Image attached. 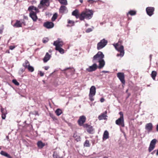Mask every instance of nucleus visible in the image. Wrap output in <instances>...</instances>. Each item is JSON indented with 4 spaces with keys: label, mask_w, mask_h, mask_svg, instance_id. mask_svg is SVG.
Listing matches in <instances>:
<instances>
[{
    "label": "nucleus",
    "mask_w": 158,
    "mask_h": 158,
    "mask_svg": "<svg viewBox=\"0 0 158 158\" xmlns=\"http://www.w3.org/2000/svg\"><path fill=\"white\" fill-rule=\"evenodd\" d=\"M93 12L92 10L86 9L82 11L80 14L79 10L77 9L73 11L72 15L75 16L76 19L79 18L81 21L84 20L85 19L88 20L90 19L93 17Z\"/></svg>",
    "instance_id": "f257e3e1"
},
{
    "label": "nucleus",
    "mask_w": 158,
    "mask_h": 158,
    "mask_svg": "<svg viewBox=\"0 0 158 158\" xmlns=\"http://www.w3.org/2000/svg\"><path fill=\"white\" fill-rule=\"evenodd\" d=\"M104 55L103 53L99 51L94 55L92 58V61L94 63H99L98 68L101 69L103 68L105 65V62L103 58Z\"/></svg>",
    "instance_id": "f03ea898"
},
{
    "label": "nucleus",
    "mask_w": 158,
    "mask_h": 158,
    "mask_svg": "<svg viewBox=\"0 0 158 158\" xmlns=\"http://www.w3.org/2000/svg\"><path fill=\"white\" fill-rule=\"evenodd\" d=\"M115 49L118 51L120 52L119 54H117V56H120L122 57L123 56L124 54V47L123 46L120 45L119 43H118L116 44H113Z\"/></svg>",
    "instance_id": "7ed1b4c3"
},
{
    "label": "nucleus",
    "mask_w": 158,
    "mask_h": 158,
    "mask_svg": "<svg viewBox=\"0 0 158 158\" xmlns=\"http://www.w3.org/2000/svg\"><path fill=\"white\" fill-rule=\"evenodd\" d=\"M120 117L115 121V123L118 125L123 127L125 126L123 115L122 112H119Z\"/></svg>",
    "instance_id": "20e7f679"
},
{
    "label": "nucleus",
    "mask_w": 158,
    "mask_h": 158,
    "mask_svg": "<svg viewBox=\"0 0 158 158\" xmlns=\"http://www.w3.org/2000/svg\"><path fill=\"white\" fill-rule=\"evenodd\" d=\"M96 88L94 86H92L90 89L89 93V99L91 101H93L94 100V97L95 96L96 93Z\"/></svg>",
    "instance_id": "39448f33"
},
{
    "label": "nucleus",
    "mask_w": 158,
    "mask_h": 158,
    "mask_svg": "<svg viewBox=\"0 0 158 158\" xmlns=\"http://www.w3.org/2000/svg\"><path fill=\"white\" fill-rule=\"evenodd\" d=\"M108 41L105 39L101 40L97 44V49L100 50L104 48L107 44Z\"/></svg>",
    "instance_id": "423d86ee"
},
{
    "label": "nucleus",
    "mask_w": 158,
    "mask_h": 158,
    "mask_svg": "<svg viewBox=\"0 0 158 158\" xmlns=\"http://www.w3.org/2000/svg\"><path fill=\"white\" fill-rule=\"evenodd\" d=\"M64 43L62 40L60 38L54 42L53 45L56 47V48L61 47L64 45Z\"/></svg>",
    "instance_id": "0eeeda50"
},
{
    "label": "nucleus",
    "mask_w": 158,
    "mask_h": 158,
    "mask_svg": "<svg viewBox=\"0 0 158 158\" xmlns=\"http://www.w3.org/2000/svg\"><path fill=\"white\" fill-rule=\"evenodd\" d=\"M64 73L68 75L73 74L75 70L73 68H67L64 69L62 70Z\"/></svg>",
    "instance_id": "6e6552de"
},
{
    "label": "nucleus",
    "mask_w": 158,
    "mask_h": 158,
    "mask_svg": "<svg viewBox=\"0 0 158 158\" xmlns=\"http://www.w3.org/2000/svg\"><path fill=\"white\" fill-rule=\"evenodd\" d=\"M156 141V139H154L151 141L148 149L149 152H151L154 149Z\"/></svg>",
    "instance_id": "1a4fd4ad"
},
{
    "label": "nucleus",
    "mask_w": 158,
    "mask_h": 158,
    "mask_svg": "<svg viewBox=\"0 0 158 158\" xmlns=\"http://www.w3.org/2000/svg\"><path fill=\"white\" fill-rule=\"evenodd\" d=\"M98 68L97 64L94 63L92 66H89V68L86 69V70L89 72H92L95 71Z\"/></svg>",
    "instance_id": "9d476101"
},
{
    "label": "nucleus",
    "mask_w": 158,
    "mask_h": 158,
    "mask_svg": "<svg viewBox=\"0 0 158 158\" xmlns=\"http://www.w3.org/2000/svg\"><path fill=\"white\" fill-rule=\"evenodd\" d=\"M154 8L152 7H148L146 8V11L147 14L149 16H151L153 14Z\"/></svg>",
    "instance_id": "9b49d317"
},
{
    "label": "nucleus",
    "mask_w": 158,
    "mask_h": 158,
    "mask_svg": "<svg viewBox=\"0 0 158 158\" xmlns=\"http://www.w3.org/2000/svg\"><path fill=\"white\" fill-rule=\"evenodd\" d=\"M117 76L121 82L123 84H124L125 83V81L124 80V73H118L117 74Z\"/></svg>",
    "instance_id": "f8f14e48"
},
{
    "label": "nucleus",
    "mask_w": 158,
    "mask_h": 158,
    "mask_svg": "<svg viewBox=\"0 0 158 158\" xmlns=\"http://www.w3.org/2000/svg\"><path fill=\"white\" fill-rule=\"evenodd\" d=\"M86 119V117L84 115L80 116L77 121L79 125L80 126H82L85 122Z\"/></svg>",
    "instance_id": "ddd939ff"
},
{
    "label": "nucleus",
    "mask_w": 158,
    "mask_h": 158,
    "mask_svg": "<svg viewBox=\"0 0 158 158\" xmlns=\"http://www.w3.org/2000/svg\"><path fill=\"white\" fill-rule=\"evenodd\" d=\"M153 128V126L152 123H149L146 124L145 126V129L148 131V133L151 132Z\"/></svg>",
    "instance_id": "4468645a"
},
{
    "label": "nucleus",
    "mask_w": 158,
    "mask_h": 158,
    "mask_svg": "<svg viewBox=\"0 0 158 158\" xmlns=\"http://www.w3.org/2000/svg\"><path fill=\"white\" fill-rule=\"evenodd\" d=\"M44 26L48 29L53 28L54 26V23L52 22H47L44 24Z\"/></svg>",
    "instance_id": "2eb2a0df"
},
{
    "label": "nucleus",
    "mask_w": 158,
    "mask_h": 158,
    "mask_svg": "<svg viewBox=\"0 0 158 158\" xmlns=\"http://www.w3.org/2000/svg\"><path fill=\"white\" fill-rule=\"evenodd\" d=\"M37 13L35 12L34 11H31L30 12L29 14L30 17L34 21H36L37 17L36 15V14Z\"/></svg>",
    "instance_id": "dca6fc26"
},
{
    "label": "nucleus",
    "mask_w": 158,
    "mask_h": 158,
    "mask_svg": "<svg viewBox=\"0 0 158 158\" xmlns=\"http://www.w3.org/2000/svg\"><path fill=\"white\" fill-rule=\"evenodd\" d=\"M84 127L87 128V131L90 134L93 133L94 129L92 126L86 124H85Z\"/></svg>",
    "instance_id": "f3484780"
},
{
    "label": "nucleus",
    "mask_w": 158,
    "mask_h": 158,
    "mask_svg": "<svg viewBox=\"0 0 158 158\" xmlns=\"http://www.w3.org/2000/svg\"><path fill=\"white\" fill-rule=\"evenodd\" d=\"M1 111L2 113V119H5L6 117V114H7L6 109L2 107L1 109Z\"/></svg>",
    "instance_id": "a211bd4d"
},
{
    "label": "nucleus",
    "mask_w": 158,
    "mask_h": 158,
    "mask_svg": "<svg viewBox=\"0 0 158 158\" xmlns=\"http://www.w3.org/2000/svg\"><path fill=\"white\" fill-rule=\"evenodd\" d=\"M28 10L30 11V12L31 11H34L33 10L35 11V12L38 13L39 12L38 9L36 7L33 6H29L28 8Z\"/></svg>",
    "instance_id": "6ab92c4d"
},
{
    "label": "nucleus",
    "mask_w": 158,
    "mask_h": 158,
    "mask_svg": "<svg viewBox=\"0 0 158 158\" xmlns=\"http://www.w3.org/2000/svg\"><path fill=\"white\" fill-rule=\"evenodd\" d=\"M106 114V111L104 113H102L98 117V119L100 120L106 119L107 118L106 117H107Z\"/></svg>",
    "instance_id": "aec40b11"
},
{
    "label": "nucleus",
    "mask_w": 158,
    "mask_h": 158,
    "mask_svg": "<svg viewBox=\"0 0 158 158\" xmlns=\"http://www.w3.org/2000/svg\"><path fill=\"white\" fill-rule=\"evenodd\" d=\"M68 11L66 7L64 6H60L59 9L60 13L63 14L67 13Z\"/></svg>",
    "instance_id": "412c9836"
},
{
    "label": "nucleus",
    "mask_w": 158,
    "mask_h": 158,
    "mask_svg": "<svg viewBox=\"0 0 158 158\" xmlns=\"http://www.w3.org/2000/svg\"><path fill=\"white\" fill-rule=\"evenodd\" d=\"M51 56L49 55L48 52L46 53V54L43 59V61L44 63L47 62L50 58Z\"/></svg>",
    "instance_id": "4be33fe9"
},
{
    "label": "nucleus",
    "mask_w": 158,
    "mask_h": 158,
    "mask_svg": "<svg viewBox=\"0 0 158 158\" xmlns=\"http://www.w3.org/2000/svg\"><path fill=\"white\" fill-rule=\"evenodd\" d=\"M22 23L20 21L17 20L15 23L13 25V27H22Z\"/></svg>",
    "instance_id": "5701e85b"
},
{
    "label": "nucleus",
    "mask_w": 158,
    "mask_h": 158,
    "mask_svg": "<svg viewBox=\"0 0 158 158\" xmlns=\"http://www.w3.org/2000/svg\"><path fill=\"white\" fill-rule=\"evenodd\" d=\"M49 0H42L40 2V4L42 5H45L47 6L49 5Z\"/></svg>",
    "instance_id": "b1692460"
},
{
    "label": "nucleus",
    "mask_w": 158,
    "mask_h": 158,
    "mask_svg": "<svg viewBox=\"0 0 158 158\" xmlns=\"http://www.w3.org/2000/svg\"><path fill=\"white\" fill-rule=\"evenodd\" d=\"M37 144L38 147L40 149L42 148L45 145V143L41 141H38Z\"/></svg>",
    "instance_id": "393cba45"
},
{
    "label": "nucleus",
    "mask_w": 158,
    "mask_h": 158,
    "mask_svg": "<svg viewBox=\"0 0 158 158\" xmlns=\"http://www.w3.org/2000/svg\"><path fill=\"white\" fill-rule=\"evenodd\" d=\"M109 133L106 130L104 133L103 136V139H107L109 138Z\"/></svg>",
    "instance_id": "a878e982"
},
{
    "label": "nucleus",
    "mask_w": 158,
    "mask_h": 158,
    "mask_svg": "<svg viewBox=\"0 0 158 158\" xmlns=\"http://www.w3.org/2000/svg\"><path fill=\"white\" fill-rule=\"evenodd\" d=\"M0 153L1 155L6 157L8 158H12V157L9 154L3 151H2Z\"/></svg>",
    "instance_id": "bb28decb"
},
{
    "label": "nucleus",
    "mask_w": 158,
    "mask_h": 158,
    "mask_svg": "<svg viewBox=\"0 0 158 158\" xmlns=\"http://www.w3.org/2000/svg\"><path fill=\"white\" fill-rule=\"evenodd\" d=\"M30 65V63L29 61L27 60H25L24 63H23V66L24 67L25 69H27Z\"/></svg>",
    "instance_id": "cd10ccee"
},
{
    "label": "nucleus",
    "mask_w": 158,
    "mask_h": 158,
    "mask_svg": "<svg viewBox=\"0 0 158 158\" xmlns=\"http://www.w3.org/2000/svg\"><path fill=\"white\" fill-rule=\"evenodd\" d=\"M156 75L157 73L156 71H153L152 72L151 75L152 78L153 80H155V77L156 76Z\"/></svg>",
    "instance_id": "c85d7f7f"
},
{
    "label": "nucleus",
    "mask_w": 158,
    "mask_h": 158,
    "mask_svg": "<svg viewBox=\"0 0 158 158\" xmlns=\"http://www.w3.org/2000/svg\"><path fill=\"white\" fill-rule=\"evenodd\" d=\"M55 49L56 50L58 51L61 54H63L64 53V50L61 47L55 48Z\"/></svg>",
    "instance_id": "c756f323"
},
{
    "label": "nucleus",
    "mask_w": 158,
    "mask_h": 158,
    "mask_svg": "<svg viewBox=\"0 0 158 158\" xmlns=\"http://www.w3.org/2000/svg\"><path fill=\"white\" fill-rule=\"evenodd\" d=\"M136 12L135 10H130L127 13V15H128L129 14L131 15H136Z\"/></svg>",
    "instance_id": "7c9ffc66"
},
{
    "label": "nucleus",
    "mask_w": 158,
    "mask_h": 158,
    "mask_svg": "<svg viewBox=\"0 0 158 158\" xmlns=\"http://www.w3.org/2000/svg\"><path fill=\"white\" fill-rule=\"evenodd\" d=\"M62 113V110L60 109H57L55 111V113L57 116L60 115Z\"/></svg>",
    "instance_id": "2f4dec72"
},
{
    "label": "nucleus",
    "mask_w": 158,
    "mask_h": 158,
    "mask_svg": "<svg viewBox=\"0 0 158 158\" xmlns=\"http://www.w3.org/2000/svg\"><path fill=\"white\" fill-rule=\"evenodd\" d=\"M27 69L28 71L30 72H32L34 71V68L32 66H30V65L27 68Z\"/></svg>",
    "instance_id": "473e14b6"
},
{
    "label": "nucleus",
    "mask_w": 158,
    "mask_h": 158,
    "mask_svg": "<svg viewBox=\"0 0 158 158\" xmlns=\"http://www.w3.org/2000/svg\"><path fill=\"white\" fill-rule=\"evenodd\" d=\"M59 2L61 4L64 5H67V0H58Z\"/></svg>",
    "instance_id": "72a5a7b5"
},
{
    "label": "nucleus",
    "mask_w": 158,
    "mask_h": 158,
    "mask_svg": "<svg viewBox=\"0 0 158 158\" xmlns=\"http://www.w3.org/2000/svg\"><path fill=\"white\" fill-rule=\"evenodd\" d=\"M57 17V14L56 13H55L52 18V21H54L56 19Z\"/></svg>",
    "instance_id": "f704fd0d"
},
{
    "label": "nucleus",
    "mask_w": 158,
    "mask_h": 158,
    "mask_svg": "<svg viewBox=\"0 0 158 158\" xmlns=\"http://www.w3.org/2000/svg\"><path fill=\"white\" fill-rule=\"evenodd\" d=\"M84 146L86 147H89L90 146L89 140H86L85 142Z\"/></svg>",
    "instance_id": "c9c22d12"
},
{
    "label": "nucleus",
    "mask_w": 158,
    "mask_h": 158,
    "mask_svg": "<svg viewBox=\"0 0 158 158\" xmlns=\"http://www.w3.org/2000/svg\"><path fill=\"white\" fill-rule=\"evenodd\" d=\"M12 82L16 85H19V83L15 79H14L12 80Z\"/></svg>",
    "instance_id": "e433bc0d"
},
{
    "label": "nucleus",
    "mask_w": 158,
    "mask_h": 158,
    "mask_svg": "<svg viewBox=\"0 0 158 158\" xmlns=\"http://www.w3.org/2000/svg\"><path fill=\"white\" fill-rule=\"evenodd\" d=\"M94 29V27H92V29L91 28H88L85 31L86 33H89L92 31L93 29Z\"/></svg>",
    "instance_id": "4c0bfd02"
},
{
    "label": "nucleus",
    "mask_w": 158,
    "mask_h": 158,
    "mask_svg": "<svg viewBox=\"0 0 158 158\" xmlns=\"http://www.w3.org/2000/svg\"><path fill=\"white\" fill-rule=\"evenodd\" d=\"M48 38H44L43 40V42L44 43H46L48 41Z\"/></svg>",
    "instance_id": "58836bf2"
},
{
    "label": "nucleus",
    "mask_w": 158,
    "mask_h": 158,
    "mask_svg": "<svg viewBox=\"0 0 158 158\" xmlns=\"http://www.w3.org/2000/svg\"><path fill=\"white\" fill-rule=\"evenodd\" d=\"M53 156L54 158H60L59 156L55 152H54L53 153Z\"/></svg>",
    "instance_id": "ea45409f"
},
{
    "label": "nucleus",
    "mask_w": 158,
    "mask_h": 158,
    "mask_svg": "<svg viewBox=\"0 0 158 158\" xmlns=\"http://www.w3.org/2000/svg\"><path fill=\"white\" fill-rule=\"evenodd\" d=\"M68 23L69 24H72V26H73L74 24V22L72 20H69L68 21Z\"/></svg>",
    "instance_id": "a19ab883"
},
{
    "label": "nucleus",
    "mask_w": 158,
    "mask_h": 158,
    "mask_svg": "<svg viewBox=\"0 0 158 158\" xmlns=\"http://www.w3.org/2000/svg\"><path fill=\"white\" fill-rule=\"evenodd\" d=\"M23 69V68H20L19 71V73H23L24 71H25V69Z\"/></svg>",
    "instance_id": "79ce46f5"
},
{
    "label": "nucleus",
    "mask_w": 158,
    "mask_h": 158,
    "mask_svg": "<svg viewBox=\"0 0 158 158\" xmlns=\"http://www.w3.org/2000/svg\"><path fill=\"white\" fill-rule=\"evenodd\" d=\"M98 1H95L94 0H88V2L90 3H93L94 2H96Z\"/></svg>",
    "instance_id": "37998d69"
},
{
    "label": "nucleus",
    "mask_w": 158,
    "mask_h": 158,
    "mask_svg": "<svg viewBox=\"0 0 158 158\" xmlns=\"http://www.w3.org/2000/svg\"><path fill=\"white\" fill-rule=\"evenodd\" d=\"M9 48L10 50H12L15 48V46L11 45L9 46Z\"/></svg>",
    "instance_id": "c03bdc74"
},
{
    "label": "nucleus",
    "mask_w": 158,
    "mask_h": 158,
    "mask_svg": "<svg viewBox=\"0 0 158 158\" xmlns=\"http://www.w3.org/2000/svg\"><path fill=\"white\" fill-rule=\"evenodd\" d=\"M40 74L41 77L43 76L44 75V73L41 71H40Z\"/></svg>",
    "instance_id": "a18cd8bd"
},
{
    "label": "nucleus",
    "mask_w": 158,
    "mask_h": 158,
    "mask_svg": "<svg viewBox=\"0 0 158 158\" xmlns=\"http://www.w3.org/2000/svg\"><path fill=\"white\" fill-rule=\"evenodd\" d=\"M44 68L45 70H47L49 68V67L48 66H44Z\"/></svg>",
    "instance_id": "49530a36"
},
{
    "label": "nucleus",
    "mask_w": 158,
    "mask_h": 158,
    "mask_svg": "<svg viewBox=\"0 0 158 158\" xmlns=\"http://www.w3.org/2000/svg\"><path fill=\"white\" fill-rule=\"evenodd\" d=\"M105 101V99L103 98H101L100 101L101 102H103Z\"/></svg>",
    "instance_id": "de8ad7c7"
},
{
    "label": "nucleus",
    "mask_w": 158,
    "mask_h": 158,
    "mask_svg": "<svg viewBox=\"0 0 158 158\" xmlns=\"http://www.w3.org/2000/svg\"><path fill=\"white\" fill-rule=\"evenodd\" d=\"M102 72L104 73H109V71H105V70H103V71H102Z\"/></svg>",
    "instance_id": "09e8293b"
},
{
    "label": "nucleus",
    "mask_w": 158,
    "mask_h": 158,
    "mask_svg": "<svg viewBox=\"0 0 158 158\" xmlns=\"http://www.w3.org/2000/svg\"><path fill=\"white\" fill-rule=\"evenodd\" d=\"M23 18L24 19H28L27 17V16H25V15L24 16Z\"/></svg>",
    "instance_id": "8fccbe9b"
},
{
    "label": "nucleus",
    "mask_w": 158,
    "mask_h": 158,
    "mask_svg": "<svg viewBox=\"0 0 158 158\" xmlns=\"http://www.w3.org/2000/svg\"><path fill=\"white\" fill-rule=\"evenodd\" d=\"M156 152V150H155L153 152H152V153H151V154L152 155L154 154V153H155V152Z\"/></svg>",
    "instance_id": "3c124183"
},
{
    "label": "nucleus",
    "mask_w": 158,
    "mask_h": 158,
    "mask_svg": "<svg viewBox=\"0 0 158 158\" xmlns=\"http://www.w3.org/2000/svg\"><path fill=\"white\" fill-rule=\"evenodd\" d=\"M2 30L0 29V34H2Z\"/></svg>",
    "instance_id": "603ef678"
},
{
    "label": "nucleus",
    "mask_w": 158,
    "mask_h": 158,
    "mask_svg": "<svg viewBox=\"0 0 158 158\" xmlns=\"http://www.w3.org/2000/svg\"><path fill=\"white\" fill-rule=\"evenodd\" d=\"M76 140H77V141H79L80 140V138H79L76 139Z\"/></svg>",
    "instance_id": "864d4df0"
},
{
    "label": "nucleus",
    "mask_w": 158,
    "mask_h": 158,
    "mask_svg": "<svg viewBox=\"0 0 158 158\" xmlns=\"http://www.w3.org/2000/svg\"><path fill=\"white\" fill-rule=\"evenodd\" d=\"M156 156H158V149L156 151Z\"/></svg>",
    "instance_id": "5fc2aeb1"
},
{
    "label": "nucleus",
    "mask_w": 158,
    "mask_h": 158,
    "mask_svg": "<svg viewBox=\"0 0 158 158\" xmlns=\"http://www.w3.org/2000/svg\"><path fill=\"white\" fill-rule=\"evenodd\" d=\"M79 1L81 3H82L83 2V0H79Z\"/></svg>",
    "instance_id": "6e6d98bb"
},
{
    "label": "nucleus",
    "mask_w": 158,
    "mask_h": 158,
    "mask_svg": "<svg viewBox=\"0 0 158 158\" xmlns=\"http://www.w3.org/2000/svg\"><path fill=\"white\" fill-rule=\"evenodd\" d=\"M152 56V55H150V60H151V59Z\"/></svg>",
    "instance_id": "4d7b16f0"
},
{
    "label": "nucleus",
    "mask_w": 158,
    "mask_h": 158,
    "mask_svg": "<svg viewBox=\"0 0 158 158\" xmlns=\"http://www.w3.org/2000/svg\"><path fill=\"white\" fill-rule=\"evenodd\" d=\"M85 25L86 27H87L89 26V25L88 24L86 23L85 24Z\"/></svg>",
    "instance_id": "13d9d810"
},
{
    "label": "nucleus",
    "mask_w": 158,
    "mask_h": 158,
    "mask_svg": "<svg viewBox=\"0 0 158 158\" xmlns=\"http://www.w3.org/2000/svg\"><path fill=\"white\" fill-rule=\"evenodd\" d=\"M104 158H108L106 157H104Z\"/></svg>",
    "instance_id": "bf43d9fd"
},
{
    "label": "nucleus",
    "mask_w": 158,
    "mask_h": 158,
    "mask_svg": "<svg viewBox=\"0 0 158 158\" xmlns=\"http://www.w3.org/2000/svg\"><path fill=\"white\" fill-rule=\"evenodd\" d=\"M127 91H128V90H126V92H127Z\"/></svg>",
    "instance_id": "052dcab7"
},
{
    "label": "nucleus",
    "mask_w": 158,
    "mask_h": 158,
    "mask_svg": "<svg viewBox=\"0 0 158 158\" xmlns=\"http://www.w3.org/2000/svg\"><path fill=\"white\" fill-rule=\"evenodd\" d=\"M38 7H39V8H40V7L39 6H38Z\"/></svg>",
    "instance_id": "680f3d73"
},
{
    "label": "nucleus",
    "mask_w": 158,
    "mask_h": 158,
    "mask_svg": "<svg viewBox=\"0 0 158 158\" xmlns=\"http://www.w3.org/2000/svg\"><path fill=\"white\" fill-rule=\"evenodd\" d=\"M147 86H149V85H147Z\"/></svg>",
    "instance_id": "e2e57ef3"
},
{
    "label": "nucleus",
    "mask_w": 158,
    "mask_h": 158,
    "mask_svg": "<svg viewBox=\"0 0 158 158\" xmlns=\"http://www.w3.org/2000/svg\"><path fill=\"white\" fill-rule=\"evenodd\" d=\"M1 149V148L0 147V149Z\"/></svg>",
    "instance_id": "0e129e2a"
}]
</instances>
